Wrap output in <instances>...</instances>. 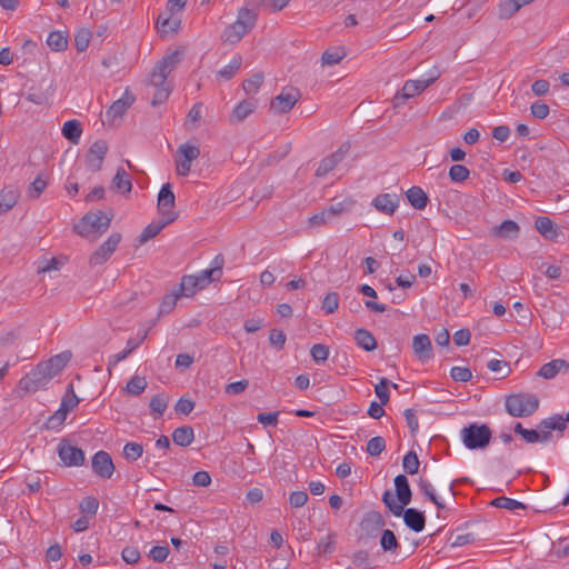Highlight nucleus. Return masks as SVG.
Instances as JSON below:
<instances>
[{"label": "nucleus", "mask_w": 569, "mask_h": 569, "mask_svg": "<svg viewBox=\"0 0 569 569\" xmlns=\"http://www.w3.org/2000/svg\"><path fill=\"white\" fill-rule=\"evenodd\" d=\"M51 379L50 375L38 363L34 369L19 380L18 396L22 398L24 395L46 389Z\"/></svg>", "instance_id": "f257e3e1"}, {"label": "nucleus", "mask_w": 569, "mask_h": 569, "mask_svg": "<svg viewBox=\"0 0 569 569\" xmlns=\"http://www.w3.org/2000/svg\"><path fill=\"white\" fill-rule=\"evenodd\" d=\"M538 407L539 399L532 393H516L506 399V409L513 417L530 416Z\"/></svg>", "instance_id": "f03ea898"}, {"label": "nucleus", "mask_w": 569, "mask_h": 569, "mask_svg": "<svg viewBox=\"0 0 569 569\" xmlns=\"http://www.w3.org/2000/svg\"><path fill=\"white\" fill-rule=\"evenodd\" d=\"M182 53L179 50H174L168 54H166L158 63L154 66L151 74H150V83L152 86H161L164 84L168 76L177 68V66L181 61Z\"/></svg>", "instance_id": "7ed1b4c3"}, {"label": "nucleus", "mask_w": 569, "mask_h": 569, "mask_svg": "<svg viewBox=\"0 0 569 569\" xmlns=\"http://www.w3.org/2000/svg\"><path fill=\"white\" fill-rule=\"evenodd\" d=\"M438 77L439 73L436 71L428 79L407 80L401 91L398 92L392 99L393 108H399L400 106L405 104L408 99L413 98L415 96L422 92L431 83H433Z\"/></svg>", "instance_id": "20e7f679"}, {"label": "nucleus", "mask_w": 569, "mask_h": 569, "mask_svg": "<svg viewBox=\"0 0 569 569\" xmlns=\"http://www.w3.org/2000/svg\"><path fill=\"white\" fill-rule=\"evenodd\" d=\"M109 226L110 218L98 211L87 213L74 229L80 236L88 237L93 231L104 232Z\"/></svg>", "instance_id": "39448f33"}, {"label": "nucleus", "mask_w": 569, "mask_h": 569, "mask_svg": "<svg viewBox=\"0 0 569 569\" xmlns=\"http://www.w3.org/2000/svg\"><path fill=\"white\" fill-rule=\"evenodd\" d=\"M353 204L351 200H345L342 202H338L335 204L325 208L318 213H315L308 219V224L310 227H319L325 226L332 220L339 218L342 213L349 211Z\"/></svg>", "instance_id": "423d86ee"}, {"label": "nucleus", "mask_w": 569, "mask_h": 569, "mask_svg": "<svg viewBox=\"0 0 569 569\" xmlns=\"http://www.w3.org/2000/svg\"><path fill=\"white\" fill-rule=\"evenodd\" d=\"M79 403V398L73 391V386L70 383L68 386L67 392L62 397L60 408L52 413L43 427H57L64 422L68 412L73 410Z\"/></svg>", "instance_id": "0eeeda50"}, {"label": "nucleus", "mask_w": 569, "mask_h": 569, "mask_svg": "<svg viewBox=\"0 0 569 569\" xmlns=\"http://www.w3.org/2000/svg\"><path fill=\"white\" fill-rule=\"evenodd\" d=\"M460 437L468 449H483L491 440V429H461Z\"/></svg>", "instance_id": "6e6552de"}, {"label": "nucleus", "mask_w": 569, "mask_h": 569, "mask_svg": "<svg viewBox=\"0 0 569 569\" xmlns=\"http://www.w3.org/2000/svg\"><path fill=\"white\" fill-rule=\"evenodd\" d=\"M121 234L112 233L89 258L90 267L103 264L116 251L121 241Z\"/></svg>", "instance_id": "1a4fd4ad"}, {"label": "nucleus", "mask_w": 569, "mask_h": 569, "mask_svg": "<svg viewBox=\"0 0 569 569\" xmlns=\"http://www.w3.org/2000/svg\"><path fill=\"white\" fill-rule=\"evenodd\" d=\"M91 468L96 476L101 479H110L116 470L110 453L104 450L96 452L91 459Z\"/></svg>", "instance_id": "9d476101"}, {"label": "nucleus", "mask_w": 569, "mask_h": 569, "mask_svg": "<svg viewBox=\"0 0 569 569\" xmlns=\"http://www.w3.org/2000/svg\"><path fill=\"white\" fill-rule=\"evenodd\" d=\"M300 99V92L296 88L283 89L280 94L271 100V109L279 114L290 111Z\"/></svg>", "instance_id": "9b49d317"}, {"label": "nucleus", "mask_w": 569, "mask_h": 569, "mask_svg": "<svg viewBox=\"0 0 569 569\" xmlns=\"http://www.w3.org/2000/svg\"><path fill=\"white\" fill-rule=\"evenodd\" d=\"M108 152V143L104 140L94 141L86 156V166L89 171L98 172L102 168L103 160Z\"/></svg>", "instance_id": "f8f14e48"}, {"label": "nucleus", "mask_w": 569, "mask_h": 569, "mask_svg": "<svg viewBox=\"0 0 569 569\" xmlns=\"http://www.w3.org/2000/svg\"><path fill=\"white\" fill-rule=\"evenodd\" d=\"M58 456L61 461L68 467H79L84 463V452L70 445L67 440H61L58 446Z\"/></svg>", "instance_id": "ddd939ff"}, {"label": "nucleus", "mask_w": 569, "mask_h": 569, "mask_svg": "<svg viewBox=\"0 0 569 569\" xmlns=\"http://www.w3.org/2000/svg\"><path fill=\"white\" fill-rule=\"evenodd\" d=\"M134 100V96L129 91V89H127L123 94L106 111L107 121L114 122L116 120L121 119Z\"/></svg>", "instance_id": "4468645a"}, {"label": "nucleus", "mask_w": 569, "mask_h": 569, "mask_svg": "<svg viewBox=\"0 0 569 569\" xmlns=\"http://www.w3.org/2000/svg\"><path fill=\"white\" fill-rule=\"evenodd\" d=\"M349 149L350 146L348 143H342L335 152L323 158L316 170V176L325 177L333 170L345 159Z\"/></svg>", "instance_id": "2eb2a0df"}, {"label": "nucleus", "mask_w": 569, "mask_h": 569, "mask_svg": "<svg viewBox=\"0 0 569 569\" xmlns=\"http://www.w3.org/2000/svg\"><path fill=\"white\" fill-rule=\"evenodd\" d=\"M553 429H513L519 440L529 445L548 443L553 439Z\"/></svg>", "instance_id": "dca6fc26"}, {"label": "nucleus", "mask_w": 569, "mask_h": 569, "mask_svg": "<svg viewBox=\"0 0 569 569\" xmlns=\"http://www.w3.org/2000/svg\"><path fill=\"white\" fill-rule=\"evenodd\" d=\"M412 349L416 357L421 362L430 360L433 356L431 340L429 336L425 333H420L413 337Z\"/></svg>", "instance_id": "f3484780"}, {"label": "nucleus", "mask_w": 569, "mask_h": 569, "mask_svg": "<svg viewBox=\"0 0 569 569\" xmlns=\"http://www.w3.org/2000/svg\"><path fill=\"white\" fill-rule=\"evenodd\" d=\"M71 359V353L68 351L58 353L47 361L40 362L41 368H43L47 373L50 375L51 378L58 376L63 368L68 365Z\"/></svg>", "instance_id": "a211bd4d"}, {"label": "nucleus", "mask_w": 569, "mask_h": 569, "mask_svg": "<svg viewBox=\"0 0 569 569\" xmlns=\"http://www.w3.org/2000/svg\"><path fill=\"white\" fill-rule=\"evenodd\" d=\"M174 199L170 183L163 184L158 194V210L162 217H176L173 212L169 211L174 206Z\"/></svg>", "instance_id": "6ab92c4d"}, {"label": "nucleus", "mask_w": 569, "mask_h": 569, "mask_svg": "<svg viewBox=\"0 0 569 569\" xmlns=\"http://www.w3.org/2000/svg\"><path fill=\"white\" fill-rule=\"evenodd\" d=\"M372 206L379 212L393 214L399 206V198L397 194L380 193L372 200Z\"/></svg>", "instance_id": "aec40b11"}, {"label": "nucleus", "mask_w": 569, "mask_h": 569, "mask_svg": "<svg viewBox=\"0 0 569 569\" xmlns=\"http://www.w3.org/2000/svg\"><path fill=\"white\" fill-rule=\"evenodd\" d=\"M181 19L176 14L167 12L160 13L157 19V27L161 34H174L178 32Z\"/></svg>", "instance_id": "412c9836"}, {"label": "nucleus", "mask_w": 569, "mask_h": 569, "mask_svg": "<svg viewBox=\"0 0 569 569\" xmlns=\"http://www.w3.org/2000/svg\"><path fill=\"white\" fill-rule=\"evenodd\" d=\"M403 521L415 532H421L426 526V517L422 511L415 508L403 509L402 512Z\"/></svg>", "instance_id": "4be33fe9"}, {"label": "nucleus", "mask_w": 569, "mask_h": 569, "mask_svg": "<svg viewBox=\"0 0 569 569\" xmlns=\"http://www.w3.org/2000/svg\"><path fill=\"white\" fill-rule=\"evenodd\" d=\"M20 198V191L14 186L4 187L0 190V214L12 209Z\"/></svg>", "instance_id": "5701e85b"}, {"label": "nucleus", "mask_w": 569, "mask_h": 569, "mask_svg": "<svg viewBox=\"0 0 569 569\" xmlns=\"http://www.w3.org/2000/svg\"><path fill=\"white\" fill-rule=\"evenodd\" d=\"M395 487L399 505H401L403 508L410 503L412 496L407 477L405 475L396 476Z\"/></svg>", "instance_id": "b1692460"}, {"label": "nucleus", "mask_w": 569, "mask_h": 569, "mask_svg": "<svg viewBox=\"0 0 569 569\" xmlns=\"http://www.w3.org/2000/svg\"><path fill=\"white\" fill-rule=\"evenodd\" d=\"M174 219L176 217H162L160 221L149 223L139 236V242L144 243L154 238L167 224L172 222Z\"/></svg>", "instance_id": "393cba45"}, {"label": "nucleus", "mask_w": 569, "mask_h": 569, "mask_svg": "<svg viewBox=\"0 0 569 569\" xmlns=\"http://www.w3.org/2000/svg\"><path fill=\"white\" fill-rule=\"evenodd\" d=\"M111 188L123 194H129L131 192L132 182L123 168L117 169V172L111 180Z\"/></svg>", "instance_id": "a878e982"}, {"label": "nucleus", "mask_w": 569, "mask_h": 569, "mask_svg": "<svg viewBox=\"0 0 569 569\" xmlns=\"http://www.w3.org/2000/svg\"><path fill=\"white\" fill-rule=\"evenodd\" d=\"M247 33L249 32L234 21L223 30L221 39L223 42L234 44L238 43Z\"/></svg>", "instance_id": "bb28decb"}, {"label": "nucleus", "mask_w": 569, "mask_h": 569, "mask_svg": "<svg viewBox=\"0 0 569 569\" xmlns=\"http://www.w3.org/2000/svg\"><path fill=\"white\" fill-rule=\"evenodd\" d=\"M535 0H505L499 6L500 18L507 19L512 17L523 6H527Z\"/></svg>", "instance_id": "cd10ccee"}, {"label": "nucleus", "mask_w": 569, "mask_h": 569, "mask_svg": "<svg viewBox=\"0 0 569 569\" xmlns=\"http://www.w3.org/2000/svg\"><path fill=\"white\" fill-rule=\"evenodd\" d=\"M257 20H258L257 11L253 9L243 7L238 11L236 22H238L242 28H244L248 32H250L254 28Z\"/></svg>", "instance_id": "c85d7f7f"}, {"label": "nucleus", "mask_w": 569, "mask_h": 569, "mask_svg": "<svg viewBox=\"0 0 569 569\" xmlns=\"http://www.w3.org/2000/svg\"><path fill=\"white\" fill-rule=\"evenodd\" d=\"M409 203L417 210H422L428 203V196L420 187H411L406 192Z\"/></svg>", "instance_id": "c756f323"}, {"label": "nucleus", "mask_w": 569, "mask_h": 569, "mask_svg": "<svg viewBox=\"0 0 569 569\" xmlns=\"http://www.w3.org/2000/svg\"><path fill=\"white\" fill-rule=\"evenodd\" d=\"M256 109V102L251 100H243L239 102L230 117L231 122H241Z\"/></svg>", "instance_id": "7c9ffc66"}, {"label": "nucleus", "mask_w": 569, "mask_h": 569, "mask_svg": "<svg viewBox=\"0 0 569 569\" xmlns=\"http://www.w3.org/2000/svg\"><path fill=\"white\" fill-rule=\"evenodd\" d=\"M355 340L357 345L366 351H373L377 349V340L367 329H357L355 332Z\"/></svg>", "instance_id": "2f4dec72"}, {"label": "nucleus", "mask_w": 569, "mask_h": 569, "mask_svg": "<svg viewBox=\"0 0 569 569\" xmlns=\"http://www.w3.org/2000/svg\"><path fill=\"white\" fill-rule=\"evenodd\" d=\"M82 133L81 123L78 120H69L62 127V134L66 139L77 144Z\"/></svg>", "instance_id": "473e14b6"}, {"label": "nucleus", "mask_w": 569, "mask_h": 569, "mask_svg": "<svg viewBox=\"0 0 569 569\" xmlns=\"http://www.w3.org/2000/svg\"><path fill=\"white\" fill-rule=\"evenodd\" d=\"M242 64L241 56H234L231 61L217 72V77L228 81L232 79Z\"/></svg>", "instance_id": "72a5a7b5"}, {"label": "nucleus", "mask_w": 569, "mask_h": 569, "mask_svg": "<svg viewBox=\"0 0 569 569\" xmlns=\"http://www.w3.org/2000/svg\"><path fill=\"white\" fill-rule=\"evenodd\" d=\"M535 228L540 234L548 239H555L558 234L553 222L548 217H538L535 221Z\"/></svg>", "instance_id": "f704fd0d"}, {"label": "nucleus", "mask_w": 569, "mask_h": 569, "mask_svg": "<svg viewBox=\"0 0 569 569\" xmlns=\"http://www.w3.org/2000/svg\"><path fill=\"white\" fill-rule=\"evenodd\" d=\"M200 289L198 288L196 276L193 274L183 276L181 278L179 289H177L181 297H192Z\"/></svg>", "instance_id": "c9c22d12"}, {"label": "nucleus", "mask_w": 569, "mask_h": 569, "mask_svg": "<svg viewBox=\"0 0 569 569\" xmlns=\"http://www.w3.org/2000/svg\"><path fill=\"white\" fill-rule=\"evenodd\" d=\"M139 346L140 341H136V339L132 338L128 339L126 349L109 358L108 370H110L111 367L117 366L120 361L124 360Z\"/></svg>", "instance_id": "e433bc0d"}, {"label": "nucleus", "mask_w": 569, "mask_h": 569, "mask_svg": "<svg viewBox=\"0 0 569 569\" xmlns=\"http://www.w3.org/2000/svg\"><path fill=\"white\" fill-rule=\"evenodd\" d=\"M143 455V446L139 442H127L122 450V457L130 463L137 461Z\"/></svg>", "instance_id": "4c0bfd02"}, {"label": "nucleus", "mask_w": 569, "mask_h": 569, "mask_svg": "<svg viewBox=\"0 0 569 569\" xmlns=\"http://www.w3.org/2000/svg\"><path fill=\"white\" fill-rule=\"evenodd\" d=\"M490 505L496 508H502V509L510 510V511H516L518 509H522V510L526 509V506L522 502L511 499V498H508V497H505V496L493 499L490 502Z\"/></svg>", "instance_id": "58836bf2"}, {"label": "nucleus", "mask_w": 569, "mask_h": 569, "mask_svg": "<svg viewBox=\"0 0 569 569\" xmlns=\"http://www.w3.org/2000/svg\"><path fill=\"white\" fill-rule=\"evenodd\" d=\"M519 232V226L512 220H505L496 228V234L501 238H516Z\"/></svg>", "instance_id": "ea45409f"}, {"label": "nucleus", "mask_w": 569, "mask_h": 569, "mask_svg": "<svg viewBox=\"0 0 569 569\" xmlns=\"http://www.w3.org/2000/svg\"><path fill=\"white\" fill-rule=\"evenodd\" d=\"M47 44L54 51H62L68 46V39L62 32L52 31L47 38Z\"/></svg>", "instance_id": "a19ab883"}, {"label": "nucleus", "mask_w": 569, "mask_h": 569, "mask_svg": "<svg viewBox=\"0 0 569 569\" xmlns=\"http://www.w3.org/2000/svg\"><path fill=\"white\" fill-rule=\"evenodd\" d=\"M380 546L383 551L395 552L399 548L396 535L390 529H385L380 538Z\"/></svg>", "instance_id": "79ce46f5"}, {"label": "nucleus", "mask_w": 569, "mask_h": 569, "mask_svg": "<svg viewBox=\"0 0 569 569\" xmlns=\"http://www.w3.org/2000/svg\"><path fill=\"white\" fill-rule=\"evenodd\" d=\"M48 186L47 178L43 173H40L29 186L28 188V197L31 199H37L40 194L46 190Z\"/></svg>", "instance_id": "37998d69"}, {"label": "nucleus", "mask_w": 569, "mask_h": 569, "mask_svg": "<svg viewBox=\"0 0 569 569\" xmlns=\"http://www.w3.org/2000/svg\"><path fill=\"white\" fill-rule=\"evenodd\" d=\"M180 297L181 296L177 290H173V291L164 295V297L162 298V301L159 306V315L170 313L174 309L177 301Z\"/></svg>", "instance_id": "c03bdc74"}, {"label": "nucleus", "mask_w": 569, "mask_h": 569, "mask_svg": "<svg viewBox=\"0 0 569 569\" xmlns=\"http://www.w3.org/2000/svg\"><path fill=\"white\" fill-rule=\"evenodd\" d=\"M346 53L342 48H333L326 50L321 56V61L323 66H335L339 63Z\"/></svg>", "instance_id": "a18cd8bd"}, {"label": "nucleus", "mask_w": 569, "mask_h": 569, "mask_svg": "<svg viewBox=\"0 0 569 569\" xmlns=\"http://www.w3.org/2000/svg\"><path fill=\"white\" fill-rule=\"evenodd\" d=\"M563 366H566L563 360H553L551 362L545 363L539 369L538 375L545 379H552Z\"/></svg>", "instance_id": "49530a36"}, {"label": "nucleus", "mask_w": 569, "mask_h": 569, "mask_svg": "<svg viewBox=\"0 0 569 569\" xmlns=\"http://www.w3.org/2000/svg\"><path fill=\"white\" fill-rule=\"evenodd\" d=\"M194 439L193 429H174L172 440L176 445L186 447Z\"/></svg>", "instance_id": "de8ad7c7"}, {"label": "nucleus", "mask_w": 569, "mask_h": 569, "mask_svg": "<svg viewBox=\"0 0 569 569\" xmlns=\"http://www.w3.org/2000/svg\"><path fill=\"white\" fill-rule=\"evenodd\" d=\"M177 153L181 159L192 162L200 156V149L198 146L183 143L179 146Z\"/></svg>", "instance_id": "09e8293b"}, {"label": "nucleus", "mask_w": 569, "mask_h": 569, "mask_svg": "<svg viewBox=\"0 0 569 569\" xmlns=\"http://www.w3.org/2000/svg\"><path fill=\"white\" fill-rule=\"evenodd\" d=\"M419 459L415 451H409L402 460L403 470L409 475H416L419 470Z\"/></svg>", "instance_id": "8fccbe9b"}, {"label": "nucleus", "mask_w": 569, "mask_h": 569, "mask_svg": "<svg viewBox=\"0 0 569 569\" xmlns=\"http://www.w3.org/2000/svg\"><path fill=\"white\" fill-rule=\"evenodd\" d=\"M470 171L462 164H453L449 169V177L452 182H463L469 178Z\"/></svg>", "instance_id": "3c124183"}, {"label": "nucleus", "mask_w": 569, "mask_h": 569, "mask_svg": "<svg viewBox=\"0 0 569 569\" xmlns=\"http://www.w3.org/2000/svg\"><path fill=\"white\" fill-rule=\"evenodd\" d=\"M263 82V74L262 73H256L249 79L244 80L242 83V88L246 93L252 94L256 93L259 88L261 87Z\"/></svg>", "instance_id": "603ef678"}, {"label": "nucleus", "mask_w": 569, "mask_h": 569, "mask_svg": "<svg viewBox=\"0 0 569 569\" xmlns=\"http://www.w3.org/2000/svg\"><path fill=\"white\" fill-rule=\"evenodd\" d=\"M147 387L144 377L134 376L127 383V391L131 395L139 396Z\"/></svg>", "instance_id": "864d4df0"}, {"label": "nucleus", "mask_w": 569, "mask_h": 569, "mask_svg": "<svg viewBox=\"0 0 569 569\" xmlns=\"http://www.w3.org/2000/svg\"><path fill=\"white\" fill-rule=\"evenodd\" d=\"M385 449H386V440L380 436L373 437L367 442L366 450L372 457L379 456Z\"/></svg>", "instance_id": "5fc2aeb1"}, {"label": "nucleus", "mask_w": 569, "mask_h": 569, "mask_svg": "<svg viewBox=\"0 0 569 569\" xmlns=\"http://www.w3.org/2000/svg\"><path fill=\"white\" fill-rule=\"evenodd\" d=\"M337 542V535L333 532L328 533L326 537L321 538L318 542V551L320 553H331L335 550Z\"/></svg>", "instance_id": "6e6d98bb"}, {"label": "nucleus", "mask_w": 569, "mask_h": 569, "mask_svg": "<svg viewBox=\"0 0 569 569\" xmlns=\"http://www.w3.org/2000/svg\"><path fill=\"white\" fill-rule=\"evenodd\" d=\"M567 422L569 423V412L566 416L556 413L541 420L537 427H566Z\"/></svg>", "instance_id": "4d7b16f0"}, {"label": "nucleus", "mask_w": 569, "mask_h": 569, "mask_svg": "<svg viewBox=\"0 0 569 569\" xmlns=\"http://www.w3.org/2000/svg\"><path fill=\"white\" fill-rule=\"evenodd\" d=\"M90 39H91V32L88 29L79 30L74 36L76 49L79 52H83L88 48V46L90 43Z\"/></svg>", "instance_id": "13d9d810"}, {"label": "nucleus", "mask_w": 569, "mask_h": 569, "mask_svg": "<svg viewBox=\"0 0 569 569\" xmlns=\"http://www.w3.org/2000/svg\"><path fill=\"white\" fill-rule=\"evenodd\" d=\"M329 348L326 345L317 343L312 346L310 350V355L315 362L317 363H323L327 361L329 357Z\"/></svg>", "instance_id": "bf43d9fd"}, {"label": "nucleus", "mask_w": 569, "mask_h": 569, "mask_svg": "<svg viewBox=\"0 0 569 569\" xmlns=\"http://www.w3.org/2000/svg\"><path fill=\"white\" fill-rule=\"evenodd\" d=\"M168 401L164 397L160 395H156L151 398L149 407L152 413H156L160 417L164 410L167 409Z\"/></svg>", "instance_id": "052dcab7"}, {"label": "nucleus", "mask_w": 569, "mask_h": 569, "mask_svg": "<svg viewBox=\"0 0 569 569\" xmlns=\"http://www.w3.org/2000/svg\"><path fill=\"white\" fill-rule=\"evenodd\" d=\"M153 87L156 88V90H154V93H153L152 100H151L152 106H158L160 103H163L170 94V88L167 86L166 82H164V84L153 86Z\"/></svg>", "instance_id": "680f3d73"}, {"label": "nucleus", "mask_w": 569, "mask_h": 569, "mask_svg": "<svg viewBox=\"0 0 569 569\" xmlns=\"http://www.w3.org/2000/svg\"><path fill=\"white\" fill-rule=\"evenodd\" d=\"M339 307V296L337 292H329L323 299L322 309L326 313H333Z\"/></svg>", "instance_id": "e2e57ef3"}, {"label": "nucleus", "mask_w": 569, "mask_h": 569, "mask_svg": "<svg viewBox=\"0 0 569 569\" xmlns=\"http://www.w3.org/2000/svg\"><path fill=\"white\" fill-rule=\"evenodd\" d=\"M389 383L387 378H381L379 383L375 387L376 396L379 398L381 405H386L389 401Z\"/></svg>", "instance_id": "0e129e2a"}, {"label": "nucleus", "mask_w": 569, "mask_h": 569, "mask_svg": "<svg viewBox=\"0 0 569 569\" xmlns=\"http://www.w3.org/2000/svg\"><path fill=\"white\" fill-rule=\"evenodd\" d=\"M450 376L455 381L467 382L472 378V373L467 367H452Z\"/></svg>", "instance_id": "69168bd1"}, {"label": "nucleus", "mask_w": 569, "mask_h": 569, "mask_svg": "<svg viewBox=\"0 0 569 569\" xmlns=\"http://www.w3.org/2000/svg\"><path fill=\"white\" fill-rule=\"evenodd\" d=\"M383 503L389 508V510L396 516L399 517L403 512V508L401 505L396 503L390 491H385L382 495Z\"/></svg>", "instance_id": "338daca9"}, {"label": "nucleus", "mask_w": 569, "mask_h": 569, "mask_svg": "<svg viewBox=\"0 0 569 569\" xmlns=\"http://www.w3.org/2000/svg\"><path fill=\"white\" fill-rule=\"evenodd\" d=\"M286 335L282 330L271 329L269 333V342L278 350L282 349L286 343Z\"/></svg>", "instance_id": "774afa93"}]
</instances>
